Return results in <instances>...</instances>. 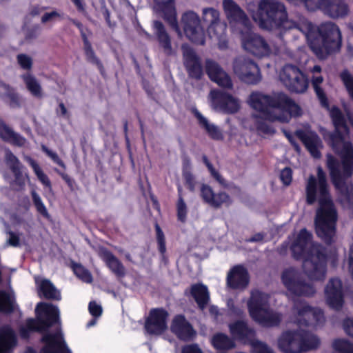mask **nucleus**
Returning <instances> with one entry per match:
<instances>
[{"mask_svg": "<svg viewBox=\"0 0 353 353\" xmlns=\"http://www.w3.org/2000/svg\"><path fill=\"white\" fill-rule=\"evenodd\" d=\"M281 281L287 290L295 296L312 297L316 292L313 284L301 276L295 268H289L283 270Z\"/></svg>", "mask_w": 353, "mask_h": 353, "instance_id": "1a4fd4ad", "label": "nucleus"}, {"mask_svg": "<svg viewBox=\"0 0 353 353\" xmlns=\"http://www.w3.org/2000/svg\"><path fill=\"white\" fill-rule=\"evenodd\" d=\"M205 70L209 79L221 86V66L214 61L207 59L205 62Z\"/></svg>", "mask_w": 353, "mask_h": 353, "instance_id": "79ce46f5", "label": "nucleus"}, {"mask_svg": "<svg viewBox=\"0 0 353 353\" xmlns=\"http://www.w3.org/2000/svg\"><path fill=\"white\" fill-rule=\"evenodd\" d=\"M232 334L244 343H250L254 353H274L266 344L254 339V330L244 321H237L230 325Z\"/></svg>", "mask_w": 353, "mask_h": 353, "instance_id": "f8f14e48", "label": "nucleus"}, {"mask_svg": "<svg viewBox=\"0 0 353 353\" xmlns=\"http://www.w3.org/2000/svg\"><path fill=\"white\" fill-rule=\"evenodd\" d=\"M154 28L156 30L155 34L160 47L163 49L166 56H172L174 51L172 47L171 38L167 32L164 25L160 21H154Z\"/></svg>", "mask_w": 353, "mask_h": 353, "instance_id": "c756f323", "label": "nucleus"}, {"mask_svg": "<svg viewBox=\"0 0 353 353\" xmlns=\"http://www.w3.org/2000/svg\"><path fill=\"white\" fill-rule=\"evenodd\" d=\"M219 12L212 8H207L203 10V21L207 25V31L210 37H216L217 46L221 48V34L216 30L219 24Z\"/></svg>", "mask_w": 353, "mask_h": 353, "instance_id": "a878e982", "label": "nucleus"}, {"mask_svg": "<svg viewBox=\"0 0 353 353\" xmlns=\"http://www.w3.org/2000/svg\"><path fill=\"white\" fill-rule=\"evenodd\" d=\"M97 254L117 277L125 276V268L123 264L110 250L105 247L100 246L97 250Z\"/></svg>", "mask_w": 353, "mask_h": 353, "instance_id": "b1692460", "label": "nucleus"}, {"mask_svg": "<svg viewBox=\"0 0 353 353\" xmlns=\"http://www.w3.org/2000/svg\"><path fill=\"white\" fill-rule=\"evenodd\" d=\"M319 8L333 19L344 18L349 14V6L345 0H319Z\"/></svg>", "mask_w": 353, "mask_h": 353, "instance_id": "a211bd4d", "label": "nucleus"}, {"mask_svg": "<svg viewBox=\"0 0 353 353\" xmlns=\"http://www.w3.org/2000/svg\"><path fill=\"white\" fill-rule=\"evenodd\" d=\"M200 195L203 202L210 206L214 208L221 207V193L215 194L210 185L203 183L200 189Z\"/></svg>", "mask_w": 353, "mask_h": 353, "instance_id": "e433bc0d", "label": "nucleus"}, {"mask_svg": "<svg viewBox=\"0 0 353 353\" xmlns=\"http://www.w3.org/2000/svg\"><path fill=\"white\" fill-rule=\"evenodd\" d=\"M334 130L328 134L329 144L338 154L339 163L332 154H327V166L332 181L339 190V201L343 208L353 209V184L345 181L353 173V145L343 114L339 110L332 113Z\"/></svg>", "mask_w": 353, "mask_h": 353, "instance_id": "f257e3e1", "label": "nucleus"}, {"mask_svg": "<svg viewBox=\"0 0 353 353\" xmlns=\"http://www.w3.org/2000/svg\"><path fill=\"white\" fill-rule=\"evenodd\" d=\"M294 323L299 326H308L312 321V315H315L314 308L305 301H296L292 308Z\"/></svg>", "mask_w": 353, "mask_h": 353, "instance_id": "393cba45", "label": "nucleus"}, {"mask_svg": "<svg viewBox=\"0 0 353 353\" xmlns=\"http://www.w3.org/2000/svg\"><path fill=\"white\" fill-rule=\"evenodd\" d=\"M184 295L187 297H192L195 301L199 310L203 313L208 307L210 301L208 288L201 283L191 285L190 288L185 290Z\"/></svg>", "mask_w": 353, "mask_h": 353, "instance_id": "aec40b11", "label": "nucleus"}, {"mask_svg": "<svg viewBox=\"0 0 353 353\" xmlns=\"http://www.w3.org/2000/svg\"><path fill=\"white\" fill-rule=\"evenodd\" d=\"M341 79L349 94L353 99V77L348 72H343L341 74Z\"/></svg>", "mask_w": 353, "mask_h": 353, "instance_id": "052dcab7", "label": "nucleus"}, {"mask_svg": "<svg viewBox=\"0 0 353 353\" xmlns=\"http://www.w3.org/2000/svg\"><path fill=\"white\" fill-rule=\"evenodd\" d=\"M312 234L306 229L301 230L291 246L293 257L303 259L304 273L312 280H323L326 274V255L324 248L312 241Z\"/></svg>", "mask_w": 353, "mask_h": 353, "instance_id": "39448f33", "label": "nucleus"}, {"mask_svg": "<svg viewBox=\"0 0 353 353\" xmlns=\"http://www.w3.org/2000/svg\"><path fill=\"white\" fill-rule=\"evenodd\" d=\"M21 79L32 97L37 99H41L43 97L41 85L34 75L30 72H26L21 75Z\"/></svg>", "mask_w": 353, "mask_h": 353, "instance_id": "c9c22d12", "label": "nucleus"}, {"mask_svg": "<svg viewBox=\"0 0 353 353\" xmlns=\"http://www.w3.org/2000/svg\"><path fill=\"white\" fill-rule=\"evenodd\" d=\"M70 21L79 30L81 37L83 43V50L84 52L91 49L92 44L89 41L86 34L84 32V27L81 22L74 19H70Z\"/></svg>", "mask_w": 353, "mask_h": 353, "instance_id": "6e6d98bb", "label": "nucleus"}, {"mask_svg": "<svg viewBox=\"0 0 353 353\" xmlns=\"http://www.w3.org/2000/svg\"><path fill=\"white\" fill-rule=\"evenodd\" d=\"M41 150L48 157L52 160L54 163L57 164L62 168L65 169L66 167L64 162L59 158V155L55 152L50 150L45 145H41Z\"/></svg>", "mask_w": 353, "mask_h": 353, "instance_id": "13d9d810", "label": "nucleus"}, {"mask_svg": "<svg viewBox=\"0 0 353 353\" xmlns=\"http://www.w3.org/2000/svg\"><path fill=\"white\" fill-rule=\"evenodd\" d=\"M157 6L160 11L163 13L164 19L168 21L179 34H181L173 3L169 0L163 1L159 2Z\"/></svg>", "mask_w": 353, "mask_h": 353, "instance_id": "72a5a7b5", "label": "nucleus"}, {"mask_svg": "<svg viewBox=\"0 0 353 353\" xmlns=\"http://www.w3.org/2000/svg\"><path fill=\"white\" fill-rule=\"evenodd\" d=\"M285 42L281 40L279 42L273 40L267 41L259 34L249 32L243 37L242 45L245 50L254 55L264 57L278 54Z\"/></svg>", "mask_w": 353, "mask_h": 353, "instance_id": "6e6552de", "label": "nucleus"}, {"mask_svg": "<svg viewBox=\"0 0 353 353\" xmlns=\"http://www.w3.org/2000/svg\"><path fill=\"white\" fill-rule=\"evenodd\" d=\"M209 97L211 107L216 111L221 110V90H211Z\"/></svg>", "mask_w": 353, "mask_h": 353, "instance_id": "4d7b16f0", "label": "nucleus"}, {"mask_svg": "<svg viewBox=\"0 0 353 353\" xmlns=\"http://www.w3.org/2000/svg\"><path fill=\"white\" fill-rule=\"evenodd\" d=\"M203 162L208 168L211 175L216 179V181L221 183V174L213 167L212 164L210 162L206 155L202 157Z\"/></svg>", "mask_w": 353, "mask_h": 353, "instance_id": "e2e57ef3", "label": "nucleus"}, {"mask_svg": "<svg viewBox=\"0 0 353 353\" xmlns=\"http://www.w3.org/2000/svg\"><path fill=\"white\" fill-rule=\"evenodd\" d=\"M39 295L47 300L59 301L61 299L60 291L48 279H43L39 285Z\"/></svg>", "mask_w": 353, "mask_h": 353, "instance_id": "f704fd0d", "label": "nucleus"}, {"mask_svg": "<svg viewBox=\"0 0 353 353\" xmlns=\"http://www.w3.org/2000/svg\"><path fill=\"white\" fill-rule=\"evenodd\" d=\"M17 306L14 294L4 290H0V313L10 314L15 311Z\"/></svg>", "mask_w": 353, "mask_h": 353, "instance_id": "4c0bfd02", "label": "nucleus"}, {"mask_svg": "<svg viewBox=\"0 0 353 353\" xmlns=\"http://www.w3.org/2000/svg\"><path fill=\"white\" fill-rule=\"evenodd\" d=\"M248 103L259 112V117L272 122H290L292 117L302 114L301 108L283 92L265 94L259 92L250 94Z\"/></svg>", "mask_w": 353, "mask_h": 353, "instance_id": "20e7f679", "label": "nucleus"}, {"mask_svg": "<svg viewBox=\"0 0 353 353\" xmlns=\"http://www.w3.org/2000/svg\"><path fill=\"white\" fill-rule=\"evenodd\" d=\"M3 86L6 92L3 96H2V98L3 99L6 98L9 99L8 105L11 108H19L21 106V100L18 93H17L9 85L4 83Z\"/></svg>", "mask_w": 353, "mask_h": 353, "instance_id": "a18cd8bd", "label": "nucleus"}, {"mask_svg": "<svg viewBox=\"0 0 353 353\" xmlns=\"http://www.w3.org/2000/svg\"><path fill=\"white\" fill-rule=\"evenodd\" d=\"M179 198L176 203V216L179 221L185 223L187 220L188 208L181 194V188H179Z\"/></svg>", "mask_w": 353, "mask_h": 353, "instance_id": "de8ad7c7", "label": "nucleus"}, {"mask_svg": "<svg viewBox=\"0 0 353 353\" xmlns=\"http://www.w3.org/2000/svg\"><path fill=\"white\" fill-rule=\"evenodd\" d=\"M168 312L163 307L152 308L145 321V330L150 334H161L168 327Z\"/></svg>", "mask_w": 353, "mask_h": 353, "instance_id": "2eb2a0df", "label": "nucleus"}, {"mask_svg": "<svg viewBox=\"0 0 353 353\" xmlns=\"http://www.w3.org/2000/svg\"><path fill=\"white\" fill-rule=\"evenodd\" d=\"M299 336L301 338L300 346L301 353L314 350L318 347L320 344L319 339L314 334L305 331L304 330H299Z\"/></svg>", "mask_w": 353, "mask_h": 353, "instance_id": "58836bf2", "label": "nucleus"}, {"mask_svg": "<svg viewBox=\"0 0 353 353\" xmlns=\"http://www.w3.org/2000/svg\"><path fill=\"white\" fill-rule=\"evenodd\" d=\"M17 344V337L10 325L0 327V353H11Z\"/></svg>", "mask_w": 353, "mask_h": 353, "instance_id": "c85d7f7f", "label": "nucleus"}, {"mask_svg": "<svg viewBox=\"0 0 353 353\" xmlns=\"http://www.w3.org/2000/svg\"><path fill=\"white\" fill-rule=\"evenodd\" d=\"M256 20L262 29H278L277 38L281 41L307 34L312 27V23L304 17H299L297 21L288 19L285 5L277 0H260Z\"/></svg>", "mask_w": 353, "mask_h": 353, "instance_id": "7ed1b4c3", "label": "nucleus"}, {"mask_svg": "<svg viewBox=\"0 0 353 353\" xmlns=\"http://www.w3.org/2000/svg\"><path fill=\"white\" fill-rule=\"evenodd\" d=\"M323 78L320 74H313L312 77V85L314 88L315 93L318 97L319 101H321L323 105H327V99L325 93L324 92L322 88H321L320 85L323 83Z\"/></svg>", "mask_w": 353, "mask_h": 353, "instance_id": "c03bdc74", "label": "nucleus"}, {"mask_svg": "<svg viewBox=\"0 0 353 353\" xmlns=\"http://www.w3.org/2000/svg\"><path fill=\"white\" fill-rule=\"evenodd\" d=\"M222 90L231 92L233 90V83L231 77L222 71Z\"/></svg>", "mask_w": 353, "mask_h": 353, "instance_id": "680f3d73", "label": "nucleus"}, {"mask_svg": "<svg viewBox=\"0 0 353 353\" xmlns=\"http://www.w3.org/2000/svg\"><path fill=\"white\" fill-rule=\"evenodd\" d=\"M17 61L21 69L29 72L33 67V59L29 55L20 53L17 55Z\"/></svg>", "mask_w": 353, "mask_h": 353, "instance_id": "864d4df0", "label": "nucleus"}, {"mask_svg": "<svg viewBox=\"0 0 353 353\" xmlns=\"http://www.w3.org/2000/svg\"><path fill=\"white\" fill-rule=\"evenodd\" d=\"M279 79L290 92L303 93L308 87L307 79L299 67L285 64L279 72Z\"/></svg>", "mask_w": 353, "mask_h": 353, "instance_id": "9d476101", "label": "nucleus"}, {"mask_svg": "<svg viewBox=\"0 0 353 353\" xmlns=\"http://www.w3.org/2000/svg\"><path fill=\"white\" fill-rule=\"evenodd\" d=\"M57 327L54 332L44 333L41 342L44 344L40 353H72L67 345L61 331V323L56 324Z\"/></svg>", "mask_w": 353, "mask_h": 353, "instance_id": "4468645a", "label": "nucleus"}, {"mask_svg": "<svg viewBox=\"0 0 353 353\" xmlns=\"http://www.w3.org/2000/svg\"><path fill=\"white\" fill-rule=\"evenodd\" d=\"M84 54H85L87 61L93 65H95L97 67L101 75L103 78H105L106 72H105V68H104L102 62L101 61V60L96 56L93 48H92L91 49L84 52Z\"/></svg>", "mask_w": 353, "mask_h": 353, "instance_id": "8fccbe9b", "label": "nucleus"}, {"mask_svg": "<svg viewBox=\"0 0 353 353\" xmlns=\"http://www.w3.org/2000/svg\"><path fill=\"white\" fill-rule=\"evenodd\" d=\"M41 28L39 25L36 24L28 28L26 31L25 38L26 40H32L36 39L40 34Z\"/></svg>", "mask_w": 353, "mask_h": 353, "instance_id": "338daca9", "label": "nucleus"}, {"mask_svg": "<svg viewBox=\"0 0 353 353\" xmlns=\"http://www.w3.org/2000/svg\"><path fill=\"white\" fill-rule=\"evenodd\" d=\"M0 137L6 142L14 145L22 147L26 143V139L21 134L15 132L3 120L0 119Z\"/></svg>", "mask_w": 353, "mask_h": 353, "instance_id": "2f4dec72", "label": "nucleus"}, {"mask_svg": "<svg viewBox=\"0 0 353 353\" xmlns=\"http://www.w3.org/2000/svg\"><path fill=\"white\" fill-rule=\"evenodd\" d=\"M306 203L313 205L316 201L319 207L314 217L315 232L326 245L336 240L338 212L329 191L326 176L321 167L317 168V178L308 177L305 186Z\"/></svg>", "mask_w": 353, "mask_h": 353, "instance_id": "f03ea898", "label": "nucleus"}, {"mask_svg": "<svg viewBox=\"0 0 353 353\" xmlns=\"http://www.w3.org/2000/svg\"><path fill=\"white\" fill-rule=\"evenodd\" d=\"M84 54H85L87 61L93 65H95L97 67L101 75L103 78H105L106 72H105V68H104L102 62L101 61V60L96 56L93 48H92L91 49L84 52Z\"/></svg>", "mask_w": 353, "mask_h": 353, "instance_id": "3c124183", "label": "nucleus"}, {"mask_svg": "<svg viewBox=\"0 0 353 353\" xmlns=\"http://www.w3.org/2000/svg\"><path fill=\"white\" fill-rule=\"evenodd\" d=\"M259 119L256 121V129L259 133H262L264 134H273L275 132L274 129L268 124L267 123L261 120V118L259 117V115L256 116ZM261 119H263L261 118Z\"/></svg>", "mask_w": 353, "mask_h": 353, "instance_id": "bf43d9fd", "label": "nucleus"}, {"mask_svg": "<svg viewBox=\"0 0 353 353\" xmlns=\"http://www.w3.org/2000/svg\"><path fill=\"white\" fill-rule=\"evenodd\" d=\"M269 299L270 296L268 294L258 290H254L251 292V296L248 302V307L251 317L256 316L261 312L270 307Z\"/></svg>", "mask_w": 353, "mask_h": 353, "instance_id": "bb28decb", "label": "nucleus"}, {"mask_svg": "<svg viewBox=\"0 0 353 353\" xmlns=\"http://www.w3.org/2000/svg\"><path fill=\"white\" fill-rule=\"evenodd\" d=\"M170 330L179 339L185 341L192 340L196 335L193 326L183 314H176L174 316Z\"/></svg>", "mask_w": 353, "mask_h": 353, "instance_id": "6ab92c4d", "label": "nucleus"}, {"mask_svg": "<svg viewBox=\"0 0 353 353\" xmlns=\"http://www.w3.org/2000/svg\"><path fill=\"white\" fill-rule=\"evenodd\" d=\"M88 310L90 314L94 318L99 317L103 312L102 307L94 301L89 303Z\"/></svg>", "mask_w": 353, "mask_h": 353, "instance_id": "0e129e2a", "label": "nucleus"}, {"mask_svg": "<svg viewBox=\"0 0 353 353\" xmlns=\"http://www.w3.org/2000/svg\"><path fill=\"white\" fill-rule=\"evenodd\" d=\"M295 135L302 141L314 158H320L319 150L323 147V143L315 132L297 130L295 132Z\"/></svg>", "mask_w": 353, "mask_h": 353, "instance_id": "5701e85b", "label": "nucleus"}, {"mask_svg": "<svg viewBox=\"0 0 353 353\" xmlns=\"http://www.w3.org/2000/svg\"><path fill=\"white\" fill-rule=\"evenodd\" d=\"M181 23L185 35L192 43L201 46L205 44V31L201 26L199 16L195 12L190 11L184 13Z\"/></svg>", "mask_w": 353, "mask_h": 353, "instance_id": "ddd939ff", "label": "nucleus"}, {"mask_svg": "<svg viewBox=\"0 0 353 353\" xmlns=\"http://www.w3.org/2000/svg\"><path fill=\"white\" fill-rule=\"evenodd\" d=\"M184 65L188 76L195 80H201L203 75V69L200 57L191 48L183 46Z\"/></svg>", "mask_w": 353, "mask_h": 353, "instance_id": "f3484780", "label": "nucleus"}, {"mask_svg": "<svg viewBox=\"0 0 353 353\" xmlns=\"http://www.w3.org/2000/svg\"><path fill=\"white\" fill-rule=\"evenodd\" d=\"M299 330L283 332L277 340L279 350L283 353H301Z\"/></svg>", "mask_w": 353, "mask_h": 353, "instance_id": "412c9836", "label": "nucleus"}, {"mask_svg": "<svg viewBox=\"0 0 353 353\" xmlns=\"http://www.w3.org/2000/svg\"><path fill=\"white\" fill-rule=\"evenodd\" d=\"M334 353H353V344L345 340H336L333 344Z\"/></svg>", "mask_w": 353, "mask_h": 353, "instance_id": "5fc2aeb1", "label": "nucleus"}, {"mask_svg": "<svg viewBox=\"0 0 353 353\" xmlns=\"http://www.w3.org/2000/svg\"><path fill=\"white\" fill-rule=\"evenodd\" d=\"M240 107L239 101L232 95V92L222 90V111L227 113H235Z\"/></svg>", "mask_w": 353, "mask_h": 353, "instance_id": "ea45409f", "label": "nucleus"}, {"mask_svg": "<svg viewBox=\"0 0 353 353\" xmlns=\"http://www.w3.org/2000/svg\"><path fill=\"white\" fill-rule=\"evenodd\" d=\"M191 112L196 119L199 126L201 129L204 130L212 139H221V131L219 130L217 126L210 123L196 108H192Z\"/></svg>", "mask_w": 353, "mask_h": 353, "instance_id": "7c9ffc66", "label": "nucleus"}, {"mask_svg": "<svg viewBox=\"0 0 353 353\" xmlns=\"http://www.w3.org/2000/svg\"><path fill=\"white\" fill-rule=\"evenodd\" d=\"M250 283V274L242 265L234 266L228 272L227 283L228 287L234 290H243Z\"/></svg>", "mask_w": 353, "mask_h": 353, "instance_id": "4be33fe9", "label": "nucleus"}, {"mask_svg": "<svg viewBox=\"0 0 353 353\" xmlns=\"http://www.w3.org/2000/svg\"><path fill=\"white\" fill-rule=\"evenodd\" d=\"M223 4L225 14L230 21L238 22L248 28L250 27L249 19L234 1L224 0Z\"/></svg>", "mask_w": 353, "mask_h": 353, "instance_id": "cd10ccee", "label": "nucleus"}, {"mask_svg": "<svg viewBox=\"0 0 353 353\" xmlns=\"http://www.w3.org/2000/svg\"><path fill=\"white\" fill-rule=\"evenodd\" d=\"M36 319L30 318L26 321L25 326L19 328V334L23 339H29L32 332L43 334L49 332V330L56 324H60V314L57 306L50 303L40 302L36 308Z\"/></svg>", "mask_w": 353, "mask_h": 353, "instance_id": "0eeeda50", "label": "nucleus"}, {"mask_svg": "<svg viewBox=\"0 0 353 353\" xmlns=\"http://www.w3.org/2000/svg\"><path fill=\"white\" fill-rule=\"evenodd\" d=\"M254 321L259 323L263 327H274L279 325L281 321L280 314L270 310V307L265 309L256 314V316L252 317Z\"/></svg>", "mask_w": 353, "mask_h": 353, "instance_id": "473e14b6", "label": "nucleus"}, {"mask_svg": "<svg viewBox=\"0 0 353 353\" xmlns=\"http://www.w3.org/2000/svg\"><path fill=\"white\" fill-rule=\"evenodd\" d=\"M7 159L10 164V168L14 176L15 182L19 186H23L25 185V181L23 177V174L21 171L22 165L20 161H19L17 157L15 155H14L12 152H10V154L8 155Z\"/></svg>", "mask_w": 353, "mask_h": 353, "instance_id": "a19ab883", "label": "nucleus"}, {"mask_svg": "<svg viewBox=\"0 0 353 353\" xmlns=\"http://www.w3.org/2000/svg\"><path fill=\"white\" fill-rule=\"evenodd\" d=\"M313 25L305 35L312 51L320 59L329 54L339 52L342 46V35L339 27L332 21L321 23L317 28L319 37H312Z\"/></svg>", "mask_w": 353, "mask_h": 353, "instance_id": "423d86ee", "label": "nucleus"}, {"mask_svg": "<svg viewBox=\"0 0 353 353\" xmlns=\"http://www.w3.org/2000/svg\"><path fill=\"white\" fill-rule=\"evenodd\" d=\"M280 179L285 185H289L292 179V171L290 168H285L280 174Z\"/></svg>", "mask_w": 353, "mask_h": 353, "instance_id": "69168bd1", "label": "nucleus"}, {"mask_svg": "<svg viewBox=\"0 0 353 353\" xmlns=\"http://www.w3.org/2000/svg\"><path fill=\"white\" fill-rule=\"evenodd\" d=\"M155 232H156V239L158 245V250L161 254L162 258L164 259L165 258V252H166V245H165V234L161 230L159 225L156 223L154 225Z\"/></svg>", "mask_w": 353, "mask_h": 353, "instance_id": "603ef678", "label": "nucleus"}, {"mask_svg": "<svg viewBox=\"0 0 353 353\" xmlns=\"http://www.w3.org/2000/svg\"><path fill=\"white\" fill-rule=\"evenodd\" d=\"M28 161L29 165L32 168L35 175L37 176L39 181L50 190H52V183L48 176L43 172L39 165L35 160L31 157H28Z\"/></svg>", "mask_w": 353, "mask_h": 353, "instance_id": "37998d69", "label": "nucleus"}, {"mask_svg": "<svg viewBox=\"0 0 353 353\" xmlns=\"http://www.w3.org/2000/svg\"><path fill=\"white\" fill-rule=\"evenodd\" d=\"M71 268L74 274L83 281L91 283L92 277L90 272L85 268L81 263L72 262Z\"/></svg>", "mask_w": 353, "mask_h": 353, "instance_id": "09e8293b", "label": "nucleus"}, {"mask_svg": "<svg viewBox=\"0 0 353 353\" xmlns=\"http://www.w3.org/2000/svg\"><path fill=\"white\" fill-rule=\"evenodd\" d=\"M325 295L330 307L336 310L341 309L344 303L341 281L337 278L330 279L325 288Z\"/></svg>", "mask_w": 353, "mask_h": 353, "instance_id": "dca6fc26", "label": "nucleus"}, {"mask_svg": "<svg viewBox=\"0 0 353 353\" xmlns=\"http://www.w3.org/2000/svg\"><path fill=\"white\" fill-rule=\"evenodd\" d=\"M181 353H203L199 345L192 343L184 345L181 349Z\"/></svg>", "mask_w": 353, "mask_h": 353, "instance_id": "774afa93", "label": "nucleus"}, {"mask_svg": "<svg viewBox=\"0 0 353 353\" xmlns=\"http://www.w3.org/2000/svg\"><path fill=\"white\" fill-rule=\"evenodd\" d=\"M233 71L241 81L247 84L256 85L262 79L258 65L252 59L244 56L234 60Z\"/></svg>", "mask_w": 353, "mask_h": 353, "instance_id": "9b49d317", "label": "nucleus"}, {"mask_svg": "<svg viewBox=\"0 0 353 353\" xmlns=\"http://www.w3.org/2000/svg\"><path fill=\"white\" fill-rule=\"evenodd\" d=\"M31 196L37 212L46 219H50V215L43 203L41 198L35 190L31 191Z\"/></svg>", "mask_w": 353, "mask_h": 353, "instance_id": "49530a36", "label": "nucleus"}]
</instances>
